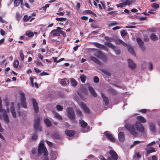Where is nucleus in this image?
<instances>
[{"label": "nucleus", "instance_id": "46", "mask_svg": "<svg viewBox=\"0 0 160 160\" xmlns=\"http://www.w3.org/2000/svg\"><path fill=\"white\" fill-rule=\"evenodd\" d=\"M50 4H47L45 5L44 7L42 8L44 11H46L47 8H48Z\"/></svg>", "mask_w": 160, "mask_h": 160}, {"label": "nucleus", "instance_id": "43", "mask_svg": "<svg viewBox=\"0 0 160 160\" xmlns=\"http://www.w3.org/2000/svg\"><path fill=\"white\" fill-rule=\"evenodd\" d=\"M56 19L58 21H63L66 20V18H56Z\"/></svg>", "mask_w": 160, "mask_h": 160}, {"label": "nucleus", "instance_id": "19", "mask_svg": "<svg viewBox=\"0 0 160 160\" xmlns=\"http://www.w3.org/2000/svg\"><path fill=\"white\" fill-rule=\"evenodd\" d=\"M118 138L119 141L123 142L124 141V134L122 132H120L118 134Z\"/></svg>", "mask_w": 160, "mask_h": 160}, {"label": "nucleus", "instance_id": "33", "mask_svg": "<svg viewBox=\"0 0 160 160\" xmlns=\"http://www.w3.org/2000/svg\"><path fill=\"white\" fill-rule=\"evenodd\" d=\"M151 39L154 41H156L158 40V38L157 36L154 34L152 33L150 36Z\"/></svg>", "mask_w": 160, "mask_h": 160}, {"label": "nucleus", "instance_id": "31", "mask_svg": "<svg viewBox=\"0 0 160 160\" xmlns=\"http://www.w3.org/2000/svg\"><path fill=\"white\" fill-rule=\"evenodd\" d=\"M146 150L147 153L148 154H149L151 153L155 152V149L152 147H150L149 148H147Z\"/></svg>", "mask_w": 160, "mask_h": 160}, {"label": "nucleus", "instance_id": "6", "mask_svg": "<svg viewBox=\"0 0 160 160\" xmlns=\"http://www.w3.org/2000/svg\"><path fill=\"white\" fill-rule=\"evenodd\" d=\"M137 131L142 133H144V127L142 124L139 122L137 121L134 124Z\"/></svg>", "mask_w": 160, "mask_h": 160}, {"label": "nucleus", "instance_id": "4", "mask_svg": "<svg viewBox=\"0 0 160 160\" xmlns=\"http://www.w3.org/2000/svg\"><path fill=\"white\" fill-rule=\"evenodd\" d=\"M125 127L131 134L133 135H136L137 132L133 126L131 124L127 123L125 125Z\"/></svg>", "mask_w": 160, "mask_h": 160}, {"label": "nucleus", "instance_id": "61", "mask_svg": "<svg viewBox=\"0 0 160 160\" xmlns=\"http://www.w3.org/2000/svg\"><path fill=\"white\" fill-rule=\"evenodd\" d=\"M34 70L37 73H39L41 72V70L36 68H34Z\"/></svg>", "mask_w": 160, "mask_h": 160}, {"label": "nucleus", "instance_id": "60", "mask_svg": "<svg viewBox=\"0 0 160 160\" xmlns=\"http://www.w3.org/2000/svg\"><path fill=\"white\" fill-rule=\"evenodd\" d=\"M62 34L63 36L65 37H66V33L65 32L63 31H62V30H60V34Z\"/></svg>", "mask_w": 160, "mask_h": 160}, {"label": "nucleus", "instance_id": "55", "mask_svg": "<svg viewBox=\"0 0 160 160\" xmlns=\"http://www.w3.org/2000/svg\"><path fill=\"white\" fill-rule=\"evenodd\" d=\"M0 34L2 36L4 35L5 34V32L3 29H1L0 30Z\"/></svg>", "mask_w": 160, "mask_h": 160}, {"label": "nucleus", "instance_id": "27", "mask_svg": "<svg viewBox=\"0 0 160 160\" xmlns=\"http://www.w3.org/2000/svg\"><path fill=\"white\" fill-rule=\"evenodd\" d=\"M69 80L72 86L75 87L77 85V82L73 78H70Z\"/></svg>", "mask_w": 160, "mask_h": 160}, {"label": "nucleus", "instance_id": "50", "mask_svg": "<svg viewBox=\"0 0 160 160\" xmlns=\"http://www.w3.org/2000/svg\"><path fill=\"white\" fill-rule=\"evenodd\" d=\"M113 50L114 51L116 52V54H119L120 53V50L118 48H115V49L114 50Z\"/></svg>", "mask_w": 160, "mask_h": 160}, {"label": "nucleus", "instance_id": "1", "mask_svg": "<svg viewBox=\"0 0 160 160\" xmlns=\"http://www.w3.org/2000/svg\"><path fill=\"white\" fill-rule=\"evenodd\" d=\"M20 100L21 102L18 104V107L19 108L21 107L24 108H27V106L25 102L26 98L24 92L22 91L20 92Z\"/></svg>", "mask_w": 160, "mask_h": 160}, {"label": "nucleus", "instance_id": "26", "mask_svg": "<svg viewBox=\"0 0 160 160\" xmlns=\"http://www.w3.org/2000/svg\"><path fill=\"white\" fill-rule=\"evenodd\" d=\"M23 1L24 2L25 0H14V6L15 7L18 6Z\"/></svg>", "mask_w": 160, "mask_h": 160}, {"label": "nucleus", "instance_id": "8", "mask_svg": "<svg viewBox=\"0 0 160 160\" xmlns=\"http://www.w3.org/2000/svg\"><path fill=\"white\" fill-rule=\"evenodd\" d=\"M40 118L39 117H38L35 120L34 127L36 130L41 131L42 130L41 128L39 125L40 121Z\"/></svg>", "mask_w": 160, "mask_h": 160}, {"label": "nucleus", "instance_id": "45", "mask_svg": "<svg viewBox=\"0 0 160 160\" xmlns=\"http://www.w3.org/2000/svg\"><path fill=\"white\" fill-rule=\"evenodd\" d=\"M56 108L59 111H62L63 109L62 107V106L59 105H57L56 106Z\"/></svg>", "mask_w": 160, "mask_h": 160}, {"label": "nucleus", "instance_id": "15", "mask_svg": "<svg viewBox=\"0 0 160 160\" xmlns=\"http://www.w3.org/2000/svg\"><path fill=\"white\" fill-rule=\"evenodd\" d=\"M109 154L114 160H117L118 159V155L116 152L113 150L109 151Z\"/></svg>", "mask_w": 160, "mask_h": 160}, {"label": "nucleus", "instance_id": "24", "mask_svg": "<svg viewBox=\"0 0 160 160\" xmlns=\"http://www.w3.org/2000/svg\"><path fill=\"white\" fill-rule=\"evenodd\" d=\"M137 41L138 43L140 45L142 49V50L144 49V47L143 46V41L140 38H137Z\"/></svg>", "mask_w": 160, "mask_h": 160}, {"label": "nucleus", "instance_id": "56", "mask_svg": "<svg viewBox=\"0 0 160 160\" xmlns=\"http://www.w3.org/2000/svg\"><path fill=\"white\" fill-rule=\"evenodd\" d=\"M37 138V136L36 134L33 135L32 137V139L33 140H35Z\"/></svg>", "mask_w": 160, "mask_h": 160}, {"label": "nucleus", "instance_id": "16", "mask_svg": "<svg viewBox=\"0 0 160 160\" xmlns=\"http://www.w3.org/2000/svg\"><path fill=\"white\" fill-rule=\"evenodd\" d=\"M11 111L13 117L15 118L16 117V114L14 109V103L11 102Z\"/></svg>", "mask_w": 160, "mask_h": 160}, {"label": "nucleus", "instance_id": "14", "mask_svg": "<svg viewBox=\"0 0 160 160\" xmlns=\"http://www.w3.org/2000/svg\"><path fill=\"white\" fill-rule=\"evenodd\" d=\"M128 62L129 67L131 69H133L135 68L136 66V64L131 59H129L128 60Z\"/></svg>", "mask_w": 160, "mask_h": 160}, {"label": "nucleus", "instance_id": "62", "mask_svg": "<svg viewBox=\"0 0 160 160\" xmlns=\"http://www.w3.org/2000/svg\"><path fill=\"white\" fill-rule=\"evenodd\" d=\"M154 11L155 10L153 9H151L148 13L152 14H154L155 13Z\"/></svg>", "mask_w": 160, "mask_h": 160}, {"label": "nucleus", "instance_id": "13", "mask_svg": "<svg viewBox=\"0 0 160 160\" xmlns=\"http://www.w3.org/2000/svg\"><path fill=\"white\" fill-rule=\"evenodd\" d=\"M32 104L33 105L34 111L36 112H38L39 110V109L38 103L34 98H33L32 99Z\"/></svg>", "mask_w": 160, "mask_h": 160}, {"label": "nucleus", "instance_id": "63", "mask_svg": "<svg viewBox=\"0 0 160 160\" xmlns=\"http://www.w3.org/2000/svg\"><path fill=\"white\" fill-rule=\"evenodd\" d=\"M0 22L2 23H4L5 22V21L2 19V18L1 16H0Z\"/></svg>", "mask_w": 160, "mask_h": 160}, {"label": "nucleus", "instance_id": "49", "mask_svg": "<svg viewBox=\"0 0 160 160\" xmlns=\"http://www.w3.org/2000/svg\"><path fill=\"white\" fill-rule=\"evenodd\" d=\"M76 112L78 115L80 116H82V112L80 110H77Z\"/></svg>", "mask_w": 160, "mask_h": 160}, {"label": "nucleus", "instance_id": "5", "mask_svg": "<svg viewBox=\"0 0 160 160\" xmlns=\"http://www.w3.org/2000/svg\"><path fill=\"white\" fill-rule=\"evenodd\" d=\"M58 155V153L56 151H52L50 153L49 158L46 156V157H44L43 159V160H55L56 159Z\"/></svg>", "mask_w": 160, "mask_h": 160}, {"label": "nucleus", "instance_id": "44", "mask_svg": "<svg viewBox=\"0 0 160 160\" xmlns=\"http://www.w3.org/2000/svg\"><path fill=\"white\" fill-rule=\"evenodd\" d=\"M84 12L85 13H87L88 14H92L94 15H95V14L94 12H92L91 10H86V11H84Z\"/></svg>", "mask_w": 160, "mask_h": 160}, {"label": "nucleus", "instance_id": "51", "mask_svg": "<svg viewBox=\"0 0 160 160\" xmlns=\"http://www.w3.org/2000/svg\"><path fill=\"white\" fill-rule=\"evenodd\" d=\"M121 34L122 36L124 37L126 35L127 32L124 30H122L121 32Z\"/></svg>", "mask_w": 160, "mask_h": 160}, {"label": "nucleus", "instance_id": "30", "mask_svg": "<svg viewBox=\"0 0 160 160\" xmlns=\"http://www.w3.org/2000/svg\"><path fill=\"white\" fill-rule=\"evenodd\" d=\"M137 118L138 121L142 123H144L146 122V119L143 117L141 116L137 117Z\"/></svg>", "mask_w": 160, "mask_h": 160}, {"label": "nucleus", "instance_id": "52", "mask_svg": "<svg viewBox=\"0 0 160 160\" xmlns=\"http://www.w3.org/2000/svg\"><path fill=\"white\" fill-rule=\"evenodd\" d=\"M28 18V15H25L24 17L23 20L25 21H27L29 20Z\"/></svg>", "mask_w": 160, "mask_h": 160}, {"label": "nucleus", "instance_id": "53", "mask_svg": "<svg viewBox=\"0 0 160 160\" xmlns=\"http://www.w3.org/2000/svg\"><path fill=\"white\" fill-rule=\"evenodd\" d=\"M105 38L106 40L108 41L109 42H112L113 40V39L112 38H111L108 37H105Z\"/></svg>", "mask_w": 160, "mask_h": 160}, {"label": "nucleus", "instance_id": "32", "mask_svg": "<svg viewBox=\"0 0 160 160\" xmlns=\"http://www.w3.org/2000/svg\"><path fill=\"white\" fill-rule=\"evenodd\" d=\"M53 113L54 114V117L56 119L60 120L62 119V116L60 115L58 113L55 112H53Z\"/></svg>", "mask_w": 160, "mask_h": 160}, {"label": "nucleus", "instance_id": "2", "mask_svg": "<svg viewBox=\"0 0 160 160\" xmlns=\"http://www.w3.org/2000/svg\"><path fill=\"white\" fill-rule=\"evenodd\" d=\"M38 153L39 154L43 153L44 157L47 156L48 152L46 147L44 146L42 142H41L39 144L38 148Z\"/></svg>", "mask_w": 160, "mask_h": 160}, {"label": "nucleus", "instance_id": "3", "mask_svg": "<svg viewBox=\"0 0 160 160\" xmlns=\"http://www.w3.org/2000/svg\"><path fill=\"white\" fill-rule=\"evenodd\" d=\"M116 42L118 44H121L123 45L124 46L127 47L128 48V51L132 55L135 56V52L133 50V49L131 47H129V45L125 43V42H123L121 39H118L116 41Z\"/></svg>", "mask_w": 160, "mask_h": 160}, {"label": "nucleus", "instance_id": "36", "mask_svg": "<svg viewBox=\"0 0 160 160\" xmlns=\"http://www.w3.org/2000/svg\"><path fill=\"white\" fill-rule=\"evenodd\" d=\"M80 78L82 82L84 83L85 82L86 77L84 75L82 74L80 75Z\"/></svg>", "mask_w": 160, "mask_h": 160}, {"label": "nucleus", "instance_id": "20", "mask_svg": "<svg viewBox=\"0 0 160 160\" xmlns=\"http://www.w3.org/2000/svg\"><path fill=\"white\" fill-rule=\"evenodd\" d=\"M149 126L150 129L152 132H156L155 125L154 123L150 122L149 123Z\"/></svg>", "mask_w": 160, "mask_h": 160}, {"label": "nucleus", "instance_id": "37", "mask_svg": "<svg viewBox=\"0 0 160 160\" xmlns=\"http://www.w3.org/2000/svg\"><path fill=\"white\" fill-rule=\"evenodd\" d=\"M25 34L29 37H32L33 36V33L32 32L30 31H27Z\"/></svg>", "mask_w": 160, "mask_h": 160}, {"label": "nucleus", "instance_id": "9", "mask_svg": "<svg viewBox=\"0 0 160 160\" xmlns=\"http://www.w3.org/2000/svg\"><path fill=\"white\" fill-rule=\"evenodd\" d=\"M63 29V28H62L60 27H57V29H55L52 30L50 33V36H59L60 35V30Z\"/></svg>", "mask_w": 160, "mask_h": 160}, {"label": "nucleus", "instance_id": "42", "mask_svg": "<svg viewBox=\"0 0 160 160\" xmlns=\"http://www.w3.org/2000/svg\"><path fill=\"white\" fill-rule=\"evenodd\" d=\"M19 65V62L18 60H15L13 63V66L14 67L17 68Z\"/></svg>", "mask_w": 160, "mask_h": 160}, {"label": "nucleus", "instance_id": "47", "mask_svg": "<svg viewBox=\"0 0 160 160\" xmlns=\"http://www.w3.org/2000/svg\"><path fill=\"white\" fill-rule=\"evenodd\" d=\"M93 80L95 83H98L99 82V78L97 76H95L94 77Z\"/></svg>", "mask_w": 160, "mask_h": 160}, {"label": "nucleus", "instance_id": "54", "mask_svg": "<svg viewBox=\"0 0 160 160\" xmlns=\"http://www.w3.org/2000/svg\"><path fill=\"white\" fill-rule=\"evenodd\" d=\"M156 143L155 142V141H153V142H151L150 143H149L148 144V145H147V147H148L149 146H152V145H153V144H155Z\"/></svg>", "mask_w": 160, "mask_h": 160}, {"label": "nucleus", "instance_id": "39", "mask_svg": "<svg viewBox=\"0 0 160 160\" xmlns=\"http://www.w3.org/2000/svg\"><path fill=\"white\" fill-rule=\"evenodd\" d=\"M151 6L154 9H156L159 8L158 4L156 3H153L152 4Z\"/></svg>", "mask_w": 160, "mask_h": 160}, {"label": "nucleus", "instance_id": "64", "mask_svg": "<svg viewBox=\"0 0 160 160\" xmlns=\"http://www.w3.org/2000/svg\"><path fill=\"white\" fill-rule=\"evenodd\" d=\"M152 160H157L158 158L155 155L152 156Z\"/></svg>", "mask_w": 160, "mask_h": 160}, {"label": "nucleus", "instance_id": "40", "mask_svg": "<svg viewBox=\"0 0 160 160\" xmlns=\"http://www.w3.org/2000/svg\"><path fill=\"white\" fill-rule=\"evenodd\" d=\"M142 142V141H134L133 144L131 145V148H132L134 146Z\"/></svg>", "mask_w": 160, "mask_h": 160}, {"label": "nucleus", "instance_id": "18", "mask_svg": "<svg viewBox=\"0 0 160 160\" xmlns=\"http://www.w3.org/2000/svg\"><path fill=\"white\" fill-rule=\"evenodd\" d=\"M94 45L95 46L97 47L100 49L106 50H107V48L104 45H102L98 43L94 42Z\"/></svg>", "mask_w": 160, "mask_h": 160}, {"label": "nucleus", "instance_id": "41", "mask_svg": "<svg viewBox=\"0 0 160 160\" xmlns=\"http://www.w3.org/2000/svg\"><path fill=\"white\" fill-rule=\"evenodd\" d=\"M117 7H121L122 8L124 6H125L124 3V2L123 1L122 2V3H119L117 5Z\"/></svg>", "mask_w": 160, "mask_h": 160}, {"label": "nucleus", "instance_id": "28", "mask_svg": "<svg viewBox=\"0 0 160 160\" xmlns=\"http://www.w3.org/2000/svg\"><path fill=\"white\" fill-rule=\"evenodd\" d=\"M105 44L106 45H107L109 47L112 48V49L114 50L115 49V46L111 43L109 42H105Z\"/></svg>", "mask_w": 160, "mask_h": 160}, {"label": "nucleus", "instance_id": "11", "mask_svg": "<svg viewBox=\"0 0 160 160\" xmlns=\"http://www.w3.org/2000/svg\"><path fill=\"white\" fill-rule=\"evenodd\" d=\"M94 55L98 58L102 59L104 61H105L106 60V56L103 55L100 51L96 52L94 53Z\"/></svg>", "mask_w": 160, "mask_h": 160}, {"label": "nucleus", "instance_id": "12", "mask_svg": "<svg viewBox=\"0 0 160 160\" xmlns=\"http://www.w3.org/2000/svg\"><path fill=\"white\" fill-rule=\"evenodd\" d=\"M80 124L81 125V126L82 128L83 129H85V130H82V132H85L88 131L87 128H86L87 127V123L85 122L82 119L79 120Z\"/></svg>", "mask_w": 160, "mask_h": 160}, {"label": "nucleus", "instance_id": "7", "mask_svg": "<svg viewBox=\"0 0 160 160\" xmlns=\"http://www.w3.org/2000/svg\"><path fill=\"white\" fill-rule=\"evenodd\" d=\"M67 112L69 118L71 119L74 118L75 114L72 108L69 107L67 109Z\"/></svg>", "mask_w": 160, "mask_h": 160}, {"label": "nucleus", "instance_id": "21", "mask_svg": "<svg viewBox=\"0 0 160 160\" xmlns=\"http://www.w3.org/2000/svg\"><path fill=\"white\" fill-rule=\"evenodd\" d=\"M59 80L60 82V84L62 86L67 85L69 82V81L66 78L59 79Z\"/></svg>", "mask_w": 160, "mask_h": 160}, {"label": "nucleus", "instance_id": "22", "mask_svg": "<svg viewBox=\"0 0 160 160\" xmlns=\"http://www.w3.org/2000/svg\"><path fill=\"white\" fill-rule=\"evenodd\" d=\"M89 90L90 93L94 97H96L97 96L96 93L95 92L94 89L91 87H89L88 88Z\"/></svg>", "mask_w": 160, "mask_h": 160}, {"label": "nucleus", "instance_id": "17", "mask_svg": "<svg viewBox=\"0 0 160 160\" xmlns=\"http://www.w3.org/2000/svg\"><path fill=\"white\" fill-rule=\"evenodd\" d=\"M106 136L111 142H114L115 141V139L110 134L108 133L107 132H104Z\"/></svg>", "mask_w": 160, "mask_h": 160}, {"label": "nucleus", "instance_id": "38", "mask_svg": "<svg viewBox=\"0 0 160 160\" xmlns=\"http://www.w3.org/2000/svg\"><path fill=\"white\" fill-rule=\"evenodd\" d=\"M20 56L21 60L23 61L24 59V56L23 54V51L22 50H20Z\"/></svg>", "mask_w": 160, "mask_h": 160}, {"label": "nucleus", "instance_id": "58", "mask_svg": "<svg viewBox=\"0 0 160 160\" xmlns=\"http://www.w3.org/2000/svg\"><path fill=\"white\" fill-rule=\"evenodd\" d=\"M38 57L40 58V59L41 60H42L43 58V56L41 55L40 53H38Z\"/></svg>", "mask_w": 160, "mask_h": 160}, {"label": "nucleus", "instance_id": "35", "mask_svg": "<svg viewBox=\"0 0 160 160\" xmlns=\"http://www.w3.org/2000/svg\"><path fill=\"white\" fill-rule=\"evenodd\" d=\"M91 59L92 61H93L95 63L99 64H101V62L99 61L96 58L93 57H91Z\"/></svg>", "mask_w": 160, "mask_h": 160}, {"label": "nucleus", "instance_id": "25", "mask_svg": "<svg viewBox=\"0 0 160 160\" xmlns=\"http://www.w3.org/2000/svg\"><path fill=\"white\" fill-rule=\"evenodd\" d=\"M65 134L67 135L69 137L72 136L74 135V131L69 130H67L65 131Z\"/></svg>", "mask_w": 160, "mask_h": 160}, {"label": "nucleus", "instance_id": "48", "mask_svg": "<svg viewBox=\"0 0 160 160\" xmlns=\"http://www.w3.org/2000/svg\"><path fill=\"white\" fill-rule=\"evenodd\" d=\"M141 156L139 154V153H137L134 156V158H138L141 157Z\"/></svg>", "mask_w": 160, "mask_h": 160}, {"label": "nucleus", "instance_id": "29", "mask_svg": "<svg viewBox=\"0 0 160 160\" xmlns=\"http://www.w3.org/2000/svg\"><path fill=\"white\" fill-rule=\"evenodd\" d=\"M102 96L104 102H105V104L108 105L109 103V100L108 98L102 93Z\"/></svg>", "mask_w": 160, "mask_h": 160}, {"label": "nucleus", "instance_id": "59", "mask_svg": "<svg viewBox=\"0 0 160 160\" xmlns=\"http://www.w3.org/2000/svg\"><path fill=\"white\" fill-rule=\"evenodd\" d=\"M99 2V0H94V5L97 7V3Z\"/></svg>", "mask_w": 160, "mask_h": 160}, {"label": "nucleus", "instance_id": "57", "mask_svg": "<svg viewBox=\"0 0 160 160\" xmlns=\"http://www.w3.org/2000/svg\"><path fill=\"white\" fill-rule=\"evenodd\" d=\"M30 82H31V84L32 85V86H34V84H33V80L32 78L31 77L30 78Z\"/></svg>", "mask_w": 160, "mask_h": 160}, {"label": "nucleus", "instance_id": "34", "mask_svg": "<svg viewBox=\"0 0 160 160\" xmlns=\"http://www.w3.org/2000/svg\"><path fill=\"white\" fill-rule=\"evenodd\" d=\"M44 122L47 127H49L51 126V123L49 120L48 118H45L44 119Z\"/></svg>", "mask_w": 160, "mask_h": 160}, {"label": "nucleus", "instance_id": "23", "mask_svg": "<svg viewBox=\"0 0 160 160\" xmlns=\"http://www.w3.org/2000/svg\"><path fill=\"white\" fill-rule=\"evenodd\" d=\"M125 6L130 5L135 2V0H127L123 1Z\"/></svg>", "mask_w": 160, "mask_h": 160}, {"label": "nucleus", "instance_id": "10", "mask_svg": "<svg viewBox=\"0 0 160 160\" xmlns=\"http://www.w3.org/2000/svg\"><path fill=\"white\" fill-rule=\"evenodd\" d=\"M79 105L81 109H83L86 113L89 114L90 113L89 109L85 103L81 102Z\"/></svg>", "mask_w": 160, "mask_h": 160}]
</instances>
